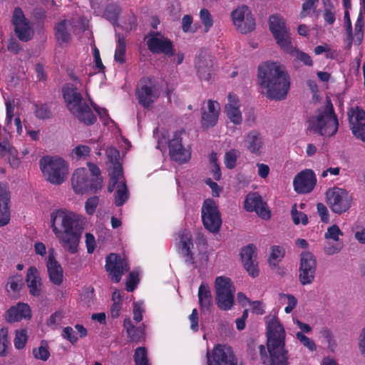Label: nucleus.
I'll return each mask as SVG.
<instances>
[{
    "label": "nucleus",
    "instance_id": "nucleus-12",
    "mask_svg": "<svg viewBox=\"0 0 365 365\" xmlns=\"http://www.w3.org/2000/svg\"><path fill=\"white\" fill-rule=\"evenodd\" d=\"M202 220L205 227L210 232L215 233L222 225L220 211L215 201L207 199L202 207Z\"/></svg>",
    "mask_w": 365,
    "mask_h": 365
},
{
    "label": "nucleus",
    "instance_id": "nucleus-47",
    "mask_svg": "<svg viewBox=\"0 0 365 365\" xmlns=\"http://www.w3.org/2000/svg\"><path fill=\"white\" fill-rule=\"evenodd\" d=\"M240 153L235 149H232L225 154V165L228 169H233L236 165L237 159Z\"/></svg>",
    "mask_w": 365,
    "mask_h": 365
},
{
    "label": "nucleus",
    "instance_id": "nucleus-42",
    "mask_svg": "<svg viewBox=\"0 0 365 365\" xmlns=\"http://www.w3.org/2000/svg\"><path fill=\"white\" fill-rule=\"evenodd\" d=\"M34 113L38 119H48L52 116V112L46 104L34 103Z\"/></svg>",
    "mask_w": 365,
    "mask_h": 365
},
{
    "label": "nucleus",
    "instance_id": "nucleus-21",
    "mask_svg": "<svg viewBox=\"0 0 365 365\" xmlns=\"http://www.w3.org/2000/svg\"><path fill=\"white\" fill-rule=\"evenodd\" d=\"M220 106L218 102L208 100L206 106L201 108V122L205 128L214 127L219 118Z\"/></svg>",
    "mask_w": 365,
    "mask_h": 365
},
{
    "label": "nucleus",
    "instance_id": "nucleus-53",
    "mask_svg": "<svg viewBox=\"0 0 365 365\" xmlns=\"http://www.w3.org/2000/svg\"><path fill=\"white\" fill-rule=\"evenodd\" d=\"M296 338L299 342L307 347L309 351H313L317 349L316 344L313 340L305 336L302 332H297L296 334Z\"/></svg>",
    "mask_w": 365,
    "mask_h": 365
},
{
    "label": "nucleus",
    "instance_id": "nucleus-11",
    "mask_svg": "<svg viewBox=\"0 0 365 365\" xmlns=\"http://www.w3.org/2000/svg\"><path fill=\"white\" fill-rule=\"evenodd\" d=\"M269 26L277 45L282 50H287L292 43V38L284 19L278 14L272 15L269 19Z\"/></svg>",
    "mask_w": 365,
    "mask_h": 365
},
{
    "label": "nucleus",
    "instance_id": "nucleus-3",
    "mask_svg": "<svg viewBox=\"0 0 365 365\" xmlns=\"http://www.w3.org/2000/svg\"><path fill=\"white\" fill-rule=\"evenodd\" d=\"M267 346L271 365H287V351L284 349L285 331L277 317L267 322Z\"/></svg>",
    "mask_w": 365,
    "mask_h": 365
},
{
    "label": "nucleus",
    "instance_id": "nucleus-35",
    "mask_svg": "<svg viewBox=\"0 0 365 365\" xmlns=\"http://www.w3.org/2000/svg\"><path fill=\"white\" fill-rule=\"evenodd\" d=\"M198 299L202 311L210 310L212 305V297L210 289L207 284L202 283L198 289Z\"/></svg>",
    "mask_w": 365,
    "mask_h": 365
},
{
    "label": "nucleus",
    "instance_id": "nucleus-31",
    "mask_svg": "<svg viewBox=\"0 0 365 365\" xmlns=\"http://www.w3.org/2000/svg\"><path fill=\"white\" fill-rule=\"evenodd\" d=\"M239 99L237 96L230 93L228 103L225 110L227 118L235 125H240L242 121V116L240 110Z\"/></svg>",
    "mask_w": 365,
    "mask_h": 365
},
{
    "label": "nucleus",
    "instance_id": "nucleus-13",
    "mask_svg": "<svg viewBox=\"0 0 365 365\" xmlns=\"http://www.w3.org/2000/svg\"><path fill=\"white\" fill-rule=\"evenodd\" d=\"M207 365H242L237 360L230 346L218 344L210 354L207 353Z\"/></svg>",
    "mask_w": 365,
    "mask_h": 365
},
{
    "label": "nucleus",
    "instance_id": "nucleus-62",
    "mask_svg": "<svg viewBox=\"0 0 365 365\" xmlns=\"http://www.w3.org/2000/svg\"><path fill=\"white\" fill-rule=\"evenodd\" d=\"M190 321V329L194 331H197L198 326V312L196 309H192L191 314L189 317Z\"/></svg>",
    "mask_w": 365,
    "mask_h": 365
},
{
    "label": "nucleus",
    "instance_id": "nucleus-18",
    "mask_svg": "<svg viewBox=\"0 0 365 365\" xmlns=\"http://www.w3.org/2000/svg\"><path fill=\"white\" fill-rule=\"evenodd\" d=\"M105 268L111 276L112 280L114 282H119L122 275L128 272L130 267L124 257L115 253H110L106 259Z\"/></svg>",
    "mask_w": 365,
    "mask_h": 365
},
{
    "label": "nucleus",
    "instance_id": "nucleus-32",
    "mask_svg": "<svg viewBox=\"0 0 365 365\" xmlns=\"http://www.w3.org/2000/svg\"><path fill=\"white\" fill-rule=\"evenodd\" d=\"M26 282L31 295L38 297L41 292V282L38 269L30 267L26 272Z\"/></svg>",
    "mask_w": 365,
    "mask_h": 365
},
{
    "label": "nucleus",
    "instance_id": "nucleus-28",
    "mask_svg": "<svg viewBox=\"0 0 365 365\" xmlns=\"http://www.w3.org/2000/svg\"><path fill=\"white\" fill-rule=\"evenodd\" d=\"M123 329L125 330L129 341L139 343L145 341V331L144 324L135 326L131 319L128 317L123 321Z\"/></svg>",
    "mask_w": 365,
    "mask_h": 365
},
{
    "label": "nucleus",
    "instance_id": "nucleus-40",
    "mask_svg": "<svg viewBox=\"0 0 365 365\" xmlns=\"http://www.w3.org/2000/svg\"><path fill=\"white\" fill-rule=\"evenodd\" d=\"M118 36V44L116 46V49L115 51L114 58L115 61L119 62L120 63H123L125 62V51H126V44L125 40L123 36H120L119 34Z\"/></svg>",
    "mask_w": 365,
    "mask_h": 365
},
{
    "label": "nucleus",
    "instance_id": "nucleus-20",
    "mask_svg": "<svg viewBox=\"0 0 365 365\" xmlns=\"http://www.w3.org/2000/svg\"><path fill=\"white\" fill-rule=\"evenodd\" d=\"M317 184L314 172L311 169H305L294 178L293 186L294 190L299 194L309 193L313 190Z\"/></svg>",
    "mask_w": 365,
    "mask_h": 365
},
{
    "label": "nucleus",
    "instance_id": "nucleus-51",
    "mask_svg": "<svg viewBox=\"0 0 365 365\" xmlns=\"http://www.w3.org/2000/svg\"><path fill=\"white\" fill-rule=\"evenodd\" d=\"M9 341L8 340V329L1 328L0 330V355L6 356L7 354V348L9 347Z\"/></svg>",
    "mask_w": 365,
    "mask_h": 365
},
{
    "label": "nucleus",
    "instance_id": "nucleus-9",
    "mask_svg": "<svg viewBox=\"0 0 365 365\" xmlns=\"http://www.w3.org/2000/svg\"><path fill=\"white\" fill-rule=\"evenodd\" d=\"M160 90L155 78L143 77L139 81L136 89V96L139 103L144 108H150L152 104L160 96Z\"/></svg>",
    "mask_w": 365,
    "mask_h": 365
},
{
    "label": "nucleus",
    "instance_id": "nucleus-61",
    "mask_svg": "<svg viewBox=\"0 0 365 365\" xmlns=\"http://www.w3.org/2000/svg\"><path fill=\"white\" fill-rule=\"evenodd\" d=\"M91 153V148L84 145H79L73 150V153L76 155L78 159L85 158L89 155Z\"/></svg>",
    "mask_w": 365,
    "mask_h": 365
},
{
    "label": "nucleus",
    "instance_id": "nucleus-7",
    "mask_svg": "<svg viewBox=\"0 0 365 365\" xmlns=\"http://www.w3.org/2000/svg\"><path fill=\"white\" fill-rule=\"evenodd\" d=\"M40 168L47 181L53 185H61L68 174V165L59 157H43L40 160Z\"/></svg>",
    "mask_w": 365,
    "mask_h": 365
},
{
    "label": "nucleus",
    "instance_id": "nucleus-27",
    "mask_svg": "<svg viewBox=\"0 0 365 365\" xmlns=\"http://www.w3.org/2000/svg\"><path fill=\"white\" fill-rule=\"evenodd\" d=\"M46 267L51 282L56 285H60L63 282V272L61 264L56 260L53 250L48 252Z\"/></svg>",
    "mask_w": 365,
    "mask_h": 365
},
{
    "label": "nucleus",
    "instance_id": "nucleus-15",
    "mask_svg": "<svg viewBox=\"0 0 365 365\" xmlns=\"http://www.w3.org/2000/svg\"><path fill=\"white\" fill-rule=\"evenodd\" d=\"M146 45L153 53L174 54L172 41L159 32L150 31L146 36Z\"/></svg>",
    "mask_w": 365,
    "mask_h": 365
},
{
    "label": "nucleus",
    "instance_id": "nucleus-39",
    "mask_svg": "<svg viewBox=\"0 0 365 365\" xmlns=\"http://www.w3.org/2000/svg\"><path fill=\"white\" fill-rule=\"evenodd\" d=\"M128 190L125 181H120L117 186L115 193V204L116 206H122L128 199Z\"/></svg>",
    "mask_w": 365,
    "mask_h": 365
},
{
    "label": "nucleus",
    "instance_id": "nucleus-56",
    "mask_svg": "<svg viewBox=\"0 0 365 365\" xmlns=\"http://www.w3.org/2000/svg\"><path fill=\"white\" fill-rule=\"evenodd\" d=\"M279 296L281 299L283 298L287 299V306L285 307L284 311L287 314L291 313L297 304V298L294 295L289 294H280Z\"/></svg>",
    "mask_w": 365,
    "mask_h": 365
},
{
    "label": "nucleus",
    "instance_id": "nucleus-54",
    "mask_svg": "<svg viewBox=\"0 0 365 365\" xmlns=\"http://www.w3.org/2000/svg\"><path fill=\"white\" fill-rule=\"evenodd\" d=\"M342 235L343 232L341 231L339 227L336 225H333L327 229V231L324 235V237L327 240L338 241L339 236Z\"/></svg>",
    "mask_w": 365,
    "mask_h": 365
},
{
    "label": "nucleus",
    "instance_id": "nucleus-49",
    "mask_svg": "<svg viewBox=\"0 0 365 365\" xmlns=\"http://www.w3.org/2000/svg\"><path fill=\"white\" fill-rule=\"evenodd\" d=\"M110 180L120 182L125 181L123 177V168L118 163H114L113 170L109 173Z\"/></svg>",
    "mask_w": 365,
    "mask_h": 365
},
{
    "label": "nucleus",
    "instance_id": "nucleus-34",
    "mask_svg": "<svg viewBox=\"0 0 365 365\" xmlns=\"http://www.w3.org/2000/svg\"><path fill=\"white\" fill-rule=\"evenodd\" d=\"M247 351L253 360L259 357L263 364H271V358L267 353L265 346L262 344H257L254 340L250 341L247 344Z\"/></svg>",
    "mask_w": 365,
    "mask_h": 365
},
{
    "label": "nucleus",
    "instance_id": "nucleus-52",
    "mask_svg": "<svg viewBox=\"0 0 365 365\" xmlns=\"http://www.w3.org/2000/svg\"><path fill=\"white\" fill-rule=\"evenodd\" d=\"M27 341V334L26 329L16 330L14 339V346L16 349H21L25 346Z\"/></svg>",
    "mask_w": 365,
    "mask_h": 365
},
{
    "label": "nucleus",
    "instance_id": "nucleus-59",
    "mask_svg": "<svg viewBox=\"0 0 365 365\" xmlns=\"http://www.w3.org/2000/svg\"><path fill=\"white\" fill-rule=\"evenodd\" d=\"M192 24V17L191 15L186 14L182 19V29L184 32H195L197 28L193 29L191 26Z\"/></svg>",
    "mask_w": 365,
    "mask_h": 365
},
{
    "label": "nucleus",
    "instance_id": "nucleus-16",
    "mask_svg": "<svg viewBox=\"0 0 365 365\" xmlns=\"http://www.w3.org/2000/svg\"><path fill=\"white\" fill-rule=\"evenodd\" d=\"M317 262L314 256L309 252L301 255L299 269V280L302 285L312 284L315 277Z\"/></svg>",
    "mask_w": 365,
    "mask_h": 365
},
{
    "label": "nucleus",
    "instance_id": "nucleus-55",
    "mask_svg": "<svg viewBox=\"0 0 365 365\" xmlns=\"http://www.w3.org/2000/svg\"><path fill=\"white\" fill-rule=\"evenodd\" d=\"M139 282L138 273L135 272H130L128 280L125 284V289L128 292H133Z\"/></svg>",
    "mask_w": 365,
    "mask_h": 365
},
{
    "label": "nucleus",
    "instance_id": "nucleus-19",
    "mask_svg": "<svg viewBox=\"0 0 365 365\" xmlns=\"http://www.w3.org/2000/svg\"><path fill=\"white\" fill-rule=\"evenodd\" d=\"M183 133H185L184 130L174 133L168 143L170 158L180 164L187 162L191 155L190 150L184 148L182 144L181 135Z\"/></svg>",
    "mask_w": 365,
    "mask_h": 365
},
{
    "label": "nucleus",
    "instance_id": "nucleus-5",
    "mask_svg": "<svg viewBox=\"0 0 365 365\" xmlns=\"http://www.w3.org/2000/svg\"><path fill=\"white\" fill-rule=\"evenodd\" d=\"M62 92L68 110L76 118L87 125H93L96 121V116L83 101L76 87L67 84L63 88Z\"/></svg>",
    "mask_w": 365,
    "mask_h": 365
},
{
    "label": "nucleus",
    "instance_id": "nucleus-24",
    "mask_svg": "<svg viewBox=\"0 0 365 365\" xmlns=\"http://www.w3.org/2000/svg\"><path fill=\"white\" fill-rule=\"evenodd\" d=\"M31 311L30 307L25 303H18L11 307L4 314L5 320L8 323L20 322L22 319H30Z\"/></svg>",
    "mask_w": 365,
    "mask_h": 365
},
{
    "label": "nucleus",
    "instance_id": "nucleus-10",
    "mask_svg": "<svg viewBox=\"0 0 365 365\" xmlns=\"http://www.w3.org/2000/svg\"><path fill=\"white\" fill-rule=\"evenodd\" d=\"M326 197L329 207L335 213L341 214L351 207L352 198L344 189L339 187L329 189L326 192Z\"/></svg>",
    "mask_w": 365,
    "mask_h": 365
},
{
    "label": "nucleus",
    "instance_id": "nucleus-6",
    "mask_svg": "<svg viewBox=\"0 0 365 365\" xmlns=\"http://www.w3.org/2000/svg\"><path fill=\"white\" fill-rule=\"evenodd\" d=\"M308 130L322 136L331 137L338 130V119L331 101L319 110L318 113L310 117L307 121Z\"/></svg>",
    "mask_w": 365,
    "mask_h": 365
},
{
    "label": "nucleus",
    "instance_id": "nucleus-33",
    "mask_svg": "<svg viewBox=\"0 0 365 365\" xmlns=\"http://www.w3.org/2000/svg\"><path fill=\"white\" fill-rule=\"evenodd\" d=\"M193 247L191 236L190 235H183L179 243V250L180 255L184 258L187 265L194 266L195 261L191 252V248Z\"/></svg>",
    "mask_w": 365,
    "mask_h": 365
},
{
    "label": "nucleus",
    "instance_id": "nucleus-25",
    "mask_svg": "<svg viewBox=\"0 0 365 365\" xmlns=\"http://www.w3.org/2000/svg\"><path fill=\"white\" fill-rule=\"evenodd\" d=\"M349 123L354 135L365 142V111L356 108L349 116Z\"/></svg>",
    "mask_w": 365,
    "mask_h": 365
},
{
    "label": "nucleus",
    "instance_id": "nucleus-38",
    "mask_svg": "<svg viewBox=\"0 0 365 365\" xmlns=\"http://www.w3.org/2000/svg\"><path fill=\"white\" fill-rule=\"evenodd\" d=\"M364 18L360 14L354 25V33L351 34V38H348L350 41H354L355 44L359 45L364 38Z\"/></svg>",
    "mask_w": 365,
    "mask_h": 365
},
{
    "label": "nucleus",
    "instance_id": "nucleus-46",
    "mask_svg": "<svg viewBox=\"0 0 365 365\" xmlns=\"http://www.w3.org/2000/svg\"><path fill=\"white\" fill-rule=\"evenodd\" d=\"M135 365H149L147 350L145 347H138L134 354Z\"/></svg>",
    "mask_w": 365,
    "mask_h": 365
},
{
    "label": "nucleus",
    "instance_id": "nucleus-17",
    "mask_svg": "<svg viewBox=\"0 0 365 365\" xmlns=\"http://www.w3.org/2000/svg\"><path fill=\"white\" fill-rule=\"evenodd\" d=\"M11 21L14 26V31L21 41L27 42L32 38L34 31L20 7L14 9Z\"/></svg>",
    "mask_w": 365,
    "mask_h": 365
},
{
    "label": "nucleus",
    "instance_id": "nucleus-58",
    "mask_svg": "<svg viewBox=\"0 0 365 365\" xmlns=\"http://www.w3.org/2000/svg\"><path fill=\"white\" fill-rule=\"evenodd\" d=\"M324 19L325 21L331 25L335 21V10L332 5L329 4L325 6V10L324 13Z\"/></svg>",
    "mask_w": 365,
    "mask_h": 365
},
{
    "label": "nucleus",
    "instance_id": "nucleus-8",
    "mask_svg": "<svg viewBox=\"0 0 365 365\" xmlns=\"http://www.w3.org/2000/svg\"><path fill=\"white\" fill-rule=\"evenodd\" d=\"M215 300L218 307L222 310H229L234 303L235 288L229 277L220 276L215 279Z\"/></svg>",
    "mask_w": 365,
    "mask_h": 365
},
{
    "label": "nucleus",
    "instance_id": "nucleus-57",
    "mask_svg": "<svg viewBox=\"0 0 365 365\" xmlns=\"http://www.w3.org/2000/svg\"><path fill=\"white\" fill-rule=\"evenodd\" d=\"M99 203V198L98 196H93L89 197L85 204V210L88 215H93Z\"/></svg>",
    "mask_w": 365,
    "mask_h": 365
},
{
    "label": "nucleus",
    "instance_id": "nucleus-41",
    "mask_svg": "<svg viewBox=\"0 0 365 365\" xmlns=\"http://www.w3.org/2000/svg\"><path fill=\"white\" fill-rule=\"evenodd\" d=\"M284 256V250L279 246H273L272 252L269 258V265L272 269L276 268L279 262H280Z\"/></svg>",
    "mask_w": 365,
    "mask_h": 365
},
{
    "label": "nucleus",
    "instance_id": "nucleus-23",
    "mask_svg": "<svg viewBox=\"0 0 365 365\" xmlns=\"http://www.w3.org/2000/svg\"><path fill=\"white\" fill-rule=\"evenodd\" d=\"M240 255L244 267L248 274L252 277L258 276L259 270L256 261L257 254L255 247L253 245L246 246L242 249Z\"/></svg>",
    "mask_w": 365,
    "mask_h": 365
},
{
    "label": "nucleus",
    "instance_id": "nucleus-45",
    "mask_svg": "<svg viewBox=\"0 0 365 365\" xmlns=\"http://www.w3.org/2000/svg\"><path fill=\"white\" fill-rule=\"evenodd\" d=\"M33 355L36 359L46 361L50 356L47 344L42 341L40 346L33 349Z\"/></svg>",
    "mask_w": 365,
    "mask_h": 365
},
{
    "label": "nucleus",
    "instance_id": "nucleus-37",
    "mask_svg": "<svg viewBox=\"0 0 365 365\" xmlns=\"http://www.w3.org/2000/svg\"><path fill=\"white\" fill-rule=\"evenodd\" d=\"M288 48L283 49V51L290 56L294 57L296 59L302 62L304 65L311 66L313 64L311 56L303 51L298 50L296 47L293 46L292 43L288 46Z\"/></svg>",
    "mask_w": 365,
    "mask_h": 365
},
{
    "label": "nucleus",
    "instance_id": "nucleus-43",
    "mask_svg": "<svg viewBox=\"0 0 365 365\" xmlns=\"http://www.w3.org/2000/svg\"><path fill=\"white\" fill-rule=\"evenodd\" d=\"M120 13V8L117 4H109L107 6L104 16L111 23L115 24L117 21L118 16Z\"/></svg>",
    "mask_w": 365,
    "mask_h": 365
},
{
    "label": "nucleus",
    "instance_id": "nucleus-22",
    "mask_svg": "<svg viewBox=\"0 0 365 365\" xmlns=\"http://www.w3.org/2000/svg\"><path fill=\"white\" fill-rule=\"evenodd\" d=\"M245 208L248 212L255 211L259 217L264 220L270 218V212L267 208L266 202L256 192L247 195L245 201Z\"/></svg>",
    "mask_w": 365,
    "mask_h": 365
},
{
    "label": "nucleus",
    "instance_id": "nucleus-2",
    "mask_svg": "<svg viewBox=\"0 0 365 365\" xmlns=\"http://www.w3.org/2000/svg\"><path fill=\"white\" fill-rule=\"evenodd\" d=\"M262 93L274 101L284 99L290 88V78L284 67L277 62L267 61L258 66Z\"/></svg>",
    "mask_w": 365,
    "mask_h": 365
},
{
    "label": "nucleus",
    "instance_id": "nucleus-4",
    "mask_svg": "<svg viewBox=\"0 0 365 365\" xmlns=\"http://www.w3.org/2000/svg\"><path fill=\"white\" fill-rule=\"evenodd\" d=\"M88 170L76 169L71 177V186L76 194L96 193L103 187V179L100 168L92 163H88Z\"/></svg>",
    "mask_w": 365,
    "mask_h": 365
},
{
    "label": "nucleus",
    "instance_id": "nucleus-30",
    "mask_svg": "<svg viewBox=\"0 0 365 365\" xmlns=\"http://www.w3.org/2000/svg\"><path fill=\"white\" fill-rule=\"evenodd\" d=\"M245 145L251 153L260 155L262 153L264 142L259 132L256 130L249 132L245 136Z\"/></svg>",
    "mask_w": 365,
    "mask_h": 365
},
{
    "label": "nucleus",
    "instance_id": "nucleus-63",
    "mask_svg": "<svg viewBox=\"0 0 365 365\" xmlns=\"http://www.w3.org/2000/svg\"><path fill=\"white\" fill-rule=\"evenodd\" d=\"M317 208L322 221L324 222H327L329 221V215L327 207L322 203H318Z\"/></svg>",
    "mask_w": 365,
    "mask_h": 365
},
{
    "label": "nucleus",
    "instance_id": "nucleus-29",
    "mask_svg": "<svg viewBox=\"0 0 365 365\" xmlns=\"http://www.w3.org/2000/svg\"><path fill=\"white\" fill-rule=\"evenodd\" d=\"M212 61L210 56H199L195 61V66L199 78L209 81L214 75Z\"/></svg>",
    "mask_w": 365,
    "mask_h": 365
},
{
    "label": "nucleus",
    "instance_id": "nucleus-44",
    "mask_svg": "<svg viewBox=\"0 0 365 365\" xmlns=\"http://www.w3.org/2000/svg\"><path fill=\"white\" fill-rule=\"evenodd\" d=\"M24 285L23 277L20 274L11 276L7 282L6 288L10 289L14 292L20 291Z\"/></svg>",
    "mask_w": 365,
    "mask_h": 365
},
{
    "label": "nucleus",
    "instance_id": "nucleus-14",
    "mask_svg": "<svg viewBox=\"0 0 365 365\" xmlns=\"http://www.w3.org/2000/svg\"><path fill=\"white\" fill-rule=\"evenodd\" d=\"M231 16L234 25L240 33L247 34L255 29V20L247 6L237 7Z\"/></svg>",
    "mask_w": 365,
    "mask_h": 365
},
{
    "label": "nucleus",
    "instance_id": "nucleus-60",
    "mask_svg": "<svg viewBox=\"0 0 365 365\" xmlns=\"http://www.w3.org/2000/svg\"><path fill=\"white\" fill-rule=\"evenodd\" d=\"M62 336L73 344L78 341V336L76 334V331L71 327L63 328Z\"/></svg>",
    "mask_w": 365,
    "mask_h": 365
},
{
    "label": "nucleus",
    "instance_id": "nucleus-48",
    "mask_svg": "<svg viewBox=\"0 0 365 365\" xmlns=\"http://www.w3.org/2000/svg\"><path fill=\"white\" fill-rule=\"evenodd\" d=\"M291 214L293 222L295 225H299L300 222L304 225L308 224V217L307 215L302 212H299L297 210V205H294L292 206Z\"/></svg>",
    "mask_w": 365,
    "mask_h": 365
},
{
    "label": "nucleus",
    "instance_id": "nucleus-26",
    "mask_svg": "<svg viewBox=\"0 0 365 365\" xmlns=\"http://www.w3.org/2000/svg\"><path fill=\"white\" fill-rule=\"evenodd\" d=\"M10 192L6 185L0 183V227L10 221Z\"/></svg>",
    "mask_w": 365,
    "mask_h": 365
},
{
    "label": "nucleus",
    "instance_id": "nucleus-36",
    "mask_svg": "<svg viewBox=\"0 0 365 365\" xmlns=\"http://www.w3.org/2000/svg\"><path fill=\"white\" fill-rule=\"evenodd\" d=\"M71 27V24L67 20L62 21L57 24L55 27V35L58 41L61 43H67L71 38L68 30Z\"/></svg>",
    "mask_w": 365,
    "mask_h": 365
},
{
    "label": "nucleus",
    "instance_id": "nucleus-1",
    "mask_svg": "<svg viewBox=\"0 0 365 365\" xmlns=\"http://www.w3.org/2000/svg\"><path fill=\"white\" fill-rule=\"evenodd\" d=\"M51 227L63 248L70 254L78 252L83 231V217L66 209L51 213Z\"/></svg>",
    "mask_w": 365,
    "mask_h": 365
},
{
    "label": "nucleus",
    "instance_id": "nucleus-64",
    "mask_svg": "<svg viewBox=\"0 0 365 365\" xmlns=\"http://www.w3.org/2000/svg\"><path fill=\"white\" fill-rule=\"evenodd\" d=\"M359 349L361 354L365 356V326L361 329L359 336Z\"/></svg>",
    "mask_w": 365,
    "mask_h": 365
},
{
    "label": "nucleus",
    "instance_id": "nucleus-50",
    "mask_svg": "<svg viewBox=\"0 0 365 365\" xmlns=\"http://www.w3.org/2000/svg\"><path fill=\"white\" fill-rule=\"evenodd\" d=\"M200 18L205 26V31L207 32L213 25L212 15L207 9H202L200 11Z\"/></svg>",
    "mask_w": 365,
    "mask_h": 365
}]
</instances>
